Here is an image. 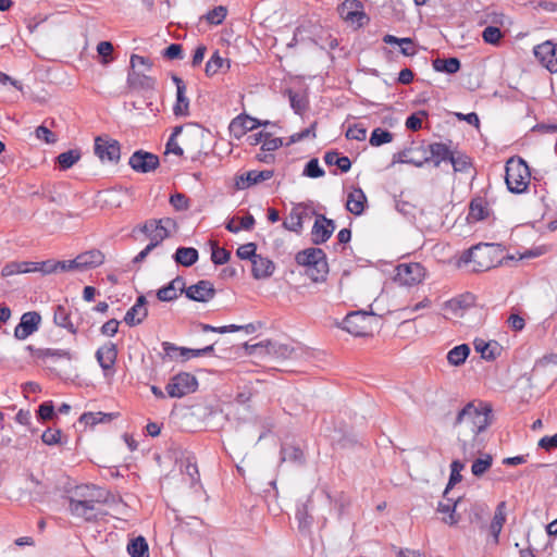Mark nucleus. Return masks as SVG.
<instances>
[{"instance_id": "28", "label": "nucleus", "mask_w": 557, "mask_h": 557, "mask_svg": "<svg viewBox=\"0 0 557 557\" xmlns=\"http://www.w3.org/2000/svg\"><path fill=\"white\" fill-rule=\"evenodd\" d=\"M445 502H440L437 506V511L442 513L448 515V517L443 518V521L449 525H455L459 522L460 517L456 515V508L461 503V497L457 499L444 497Z\"/></svg>"}, {"instance_id": "40", "label": "nucleus", "mask_w": 557, "mask_h": 557, "mask_svg": "<svg viewBox=\"0 0 557 557\" xmlns=\"http://www.w3.org/2000/svg\"><path fill=\"white\" fill-rule=\"evenodd\" d=\"M281 458H282V461H290V462L298 463V465L305 463L304 451L299 447H296L293 445L282 446Z\"/></svg>"}, {"instance_id": "48", "label": "nucleus", "mask_w": 557, "mask_h": 557, "mask_svg": "<svg viewBox=\"0 0 557 557\" xmlns=\"http://www.w3.org/2000/svg\"><path fill=\"white\" fill-rule=\"evenodd\" d=\"M493 458L490 454H485L483 458H478L472 462L471 472L474 476H482L492 466Z\"/></svg>"}, {"instance_id": "38", "label": "nucleus", "mask_w": 557, "mask_h": 557, "mask_svg": "<svg viewBox=\"0 0 557 557\" xmlns=\"http://www.w3.org/2000/svg\"><path fill=\"white\" fill-rule=\"evenodd\" d=\"M324 162L327 165H336L342 172L346 173L351 168V161L346 156H339L337 151H327L324 154Z\"/></svg>"}, {"instance_id": "26", "label": "nucleus", "mask_w": 557, "mask_h": 557, "mask_svg": "<svg viewBox=\"0 0 557 557\" xmlns=\"http://www.w3.org/2000/svg\"><path fill=\"white\" fill-rule=\"evenodd\" d=\"M367 197L360 187L354 188L347 196L346 209L355 215H360L364 211Z\"/></svg>"}, {"instance_id": "1", "label": "nucleus", "mask_w": 557, "mask_h": 557, "mask_svg": "<svg viewBox=\"0 0 557 557\" xmlns=\"http://www.w3.org/2000/svg\"><path fill=\"white\" fill-rule=\"evenodd\" d=\"M491 407L479 409L472 403L466 405L457 414L455 426H459L458 441L463 446L470 441H474L476 436L486 430L490 425Z\"/></svg>"}, {"instance_id": "32", "label": "nucleus", "mask_w": 557, "mask_h": 557, "mask_svg": "<svg viewBox=\"0 0 557 557\" xmlns=\"http://www.w3.org/2000/svg\"><path fill=\"white\" fill-rule=\"evenodd\" d=\"M53 322L63 329H66L70 333L76 334L77 327L71 321V313L67 307L63 305H57L53 310Z\"/></svg>"}, {"instance_id": "22", "label": "nucleus", "mask_w": 557, "mask_h": 557, "mask_svg": "<svg viewBox=\"0 0 557 557\" xmlns=\"http://www.w3.org/2000/svg\"><path fill=\"white\" fill-rule=\"evenodd\" d=\"M258 346L265 347L269 355L278 359H293L297 355L295 347L274 341L261 342Z\"/></svg>"}, {"instance_id": "19", "label": "nucleus", "mask_w": 557, "mask_h": 557, "mask_svg": "<svg viewBox=\"0 0 557 557\" xmlns=\"http://www.w3.org/2000/svg\"><path fill=\"white\" fill-rule=\"evenodd\" d=\"M148 315L147 299L144 295L137 297L136 302L126 311L124 321L129 326L140 324Z\"/></svg>"}, {"instance_id": "64", "label": "nucleus", "mask_w": 557, "mask_h": 557, "mask_svg": "<svg viewBox=\"0 0 557 557\" xmlns=\"http://www.w3.org/2000/svg\"><path fill=\"white\" fill-rule=\"evenodd\" d=\"M171 236V231L166 226H159L157 231H154L153 235L150 237L149 244H154V248L160 246L162 242Z\"/></svg>"}, {"instance_id": "25", "label": "nucleus", "mask_w": 557, "mask_h": 557, "mask_svg": "<svg viewBox=\"0 0 557 557\" xmlns=\"http://www.w3.org/2000/svg\"><path fill=\"white\" fill-rule=\"evenodd\" d=\"M430 156L426 157L429 162H433L435 168L444 161H450L454 151L450 150L449 146L444 143H432L428 147Z\"/></svg>"}, {"instance_id": "50", "label": "nucleus", "mask_w": 557, "mask_h": 557, "mask_svg": "<svg viewBox=\"0 0 557 557\" xmlns=\"http://www.w3.org/2000/svg\"><path fill=\"white\" fill-rule=\"evenodd\" d=\"M325 174L324 170L320 166L317 158L310 159L302 171V175L311 178H319Z\"/></svg>"}, {"instance_id": "46", "label": "nucleus", "mask_w": 557, "mask_h": 557, "mask_svg": "<svg viewBox=\"0 0 557 557\" xmlns=\"http://www.w3.org/2000/svg\"><path fill=\"white\" fill-rule=\"evenodd\" d=\"M393 140V133L387 129L376 127L372 131L369 143L373 147L388 144Z\"/></svg>"}, {"instance_id": "53", "label": "nucleus", "mask_w": 557, "mask_h": 557, "mask_svg": "<svg viewBox=\"0 0 557 557\" xmlns=\"http://www.w3.org/2000/svg\"><path fill=\"white\" fill-rule=\"evenodd\" d=\"M231 258V252L225 249L219 247L216 244L212 246L211 260L216 265H222L228 262Z\"/></svg>"}, {"instance_id": "18", "label": "nucleus", "mask_w": 557, "mask_h": 557, "mask_svg": "<svg viewBox=\"0 0 557 557\" xmlns=\"http://www.w3.org/2000/svg\"><path fill=\"white\" fill-rule=\"evenodd\" d=\"M69 511L72 516L83 518L85 521H96L98 513L96 504L90 500L82 502L76 499H69Z\"/></svg>"}, {"instance_id": "7", "label": "nucleus", "mask_w": 557, "mask_h": 557, "mask_svg": "<svg viewBox=\"0 0 557 557\" xmlns=\"http://www.w3.org/2000/svg\"><path fill=\"white\" fill-rule=\"evenodd\" d=\"M95 154L101 161L117 163L121 158V145L116 139L108 136H98L95 138Z\"/></svg>"}, {"instance_id": "44", "label": "nucleus", "mask_w": 557, "mask_h": 557, "mask_svg": "<svg viewBox=\"0 0 557 557\" xmlns=\"http://www.w3.org/2000/svg\"><path fill=\"white\" fill-rule=\"evenodd\" d=\"M474 302V296L470 293L461 295L459 297L453 298L446 302V307L449 308L455 313L458 310H463L471 307Z\"/></svg>"}, {"instance_id": "45", "label": "nucleus", "mask_w": 557, "mask_h": 557, "mask_svg": "<svg viewBox=\"0 0 557 557\" xmlns=\"http://www.w3.org/2000/svg\"><path fill=\"white\" fill-rule=\"evenodd\" d=\"M173 114L175 116L189 115V99L186 97V90L176 91V101L173 106Z\"/></svg>"}, {"instance_id": "49", "label": "nucleus", "mask_w": 557, "mask_h": 557, "mask_svg": "<svg viewBox=\"0 0 557 557\" xmlns=\"http://www.w3.org/2000/svg\"><path fill=\"white\" fill-rule=\"evenodd\" d=\"M503 37H504V34L496 26H487L482 32V38H483L484 42L488 44V45L499 46Z\"/></svg>"}, {"instance_id": "21", "label": "nucleus", "mask_w": 557, "mask_h": 557, "mask_svg": "<svg viewBox=\"0 0 557 557\" xmlns=\"http://www.w3.org/2000/svg\"><path fill=\"white\" fill-rule=\"evenodd\" d=\"M309 216L308 208L301 203L292 209L289 215L283 222V227L300 234L304 226V220Z\"/></svg>"}, {"instance_id": "37", "label": "nucleus", "mask_w": 557, "mask_h": 557, "mask_svg": "<svg viewBox=\"0 0 557 557\" xmlns=\"http://www.w3.org/2000/svg\"><path fill=\"white\" fill-rule=\"evenodd\" d=\"M470 355V347L467 344H460L450 349L447 354L449 364L459 367L463 364Z\"/></svg>"}, {"instance_id": "30", "label": "nucleus", "mask_w": 557, "mask_h": 557, "mask_svg": "<svg viewBox=\"0 0 557 557\" xmlns=\"http://www.w3.org/2000/svg\"><path fill=\"white\" fill-rule=\"evenodd\" d=\"M325 258L326 255L321 248L311 247L297 252L295 260L299 265L308 268Z\"/></svg>"}, {"instance_id": "57", "label": "nucleus", "mask_w": 557, "mask_h": 557, "mask_svg": "<svg viewBox=\"0 0 557 557\" xmlns=\"http://www.w3.org/2000/svg\"><path fill=\"white\" fill-rule=\"evenodd\" d=\"M178 297V293L174 289V284H166L157 290V298L160 301H172Z\"/></svg>"}, {"instance_id": "13", "label": "nucleus", "mask_w": 557, "mask_h": 557, "mask_svg": "<svg viewBox=\"0 0 557 557\" xmlns=\"http://www.w3.org/2000/svg\"><path fill=\"white\" fill-rule=\"evenodd\" d=\"M41 315L36 311H28L22 314L20 323L14 329V337L24 341L38 331Z\"/></svg>"}, {"instance_id": "35", "label": "nucleus", "mask_w": 557, "mask_h": 557, "mask_svg": "<svg viewBox=\"0 0 557 557\" xmlns=\"http://www.w3.org/2000/svg\"><path fill=\"white\" fill-rule=\"evenodd\" d=\"M432 66L436 72L455 74L460 70L461 62L455 57L448 59L436 58L432 61Z\"/></svg>"}, {"instance_id": "2", "label": "nucleus", "mask_w": 557, "mask_h": 557, "mask_svg": "<svg viewBox=\"0 0 557 557\" xmlns=\"http://www.w3.org/2000/svg\"><path fill=\"white\" fill-rule=\"evenodd\" d=\"M505 172V182L510 193L519 195L528 190L531 171L524 159L518 156L509 158Z\"/></svg>"}, {"instance_id": "47", "label": "nucleus", "mask_w": 557, "mask_h": 557, "mask_svg": "<svg viewBox=\"0 0 557 557\" xmlns=\"http://www.w3.org/2000/svg\"><path fill=\"white\" fill-rule=\"evenodd\" d=\"M49 357L64 358L67 360H72L74 358V355L69 349L44 348V349L36 350V358L46 359Z\"/></svg>"}, {"instance_id": "17", "label": "nucleus", "mask_w": 557, "mask_h": 557, "mask_svg": "<svg viewBox=\"0 0 557 557\" xmlns=\"http://www.w3.org/2000/svg\"><path fill=\"white\" fill-rule=\"evenodd\" d=\"M274 175L273 170H263L256 171L251 170L240 175H237L235 178V186L237 189H247L256 184L268 181L272 178Z\"/></svg>"}, {"instance_id": "23", "label": "nucleus", "mask_w": 557, "mask_h": 557, "mask_svg": "<svg viewBox=\"0 0 557 557\" xmlns=\"http://www.w3.org/2000/svg\"><path fill=\"white\" fill-rule=\"evenodd\" d=\"M127 86L135 90H153L156 79L136 70H129L127 73Z\"/></svg>"}, {"instance_id": "14", "label": "nucleus", "mask_w": 557, "mask_h": 557, "mask_svg": "<svg viewBox=\"0 0 557 557\" xmlns=\"http://www.w3.org/2000/svg\"><path fill=\"white\" fill-rule=\"evenodd\" d=\"M24 492L27 493L30 500L41 503L49 494V485L33 472H27Z\"/></svg>"}, {"instance_id": "59", "label": "nucleus", "mask_w": 557, "mask_h": 557, "mask_svg": "<svg viewBox=\"0 0 557 557\" xmlns=\"http://www.w3.org/2000/svg\"><path fill=\"white\" fill-rule=\"evenodd\" d=\"M61 435H62V431L59 430V429H50L48 428L41 435V441L46 444V445H55V444H59L61 442Z\"/></svg>"}, {"instance_id": "55", "label": "nucleus", "mask_w": 557, "mask_h": 557, "mask_svg": "<svg viewBox=\"0 0 557 557\" xmlns=\"http://www.w3.org/2000/svg\"><path fill=\"white\" fill-rule=\"evenodd\" d=\"M58 260L54 259H48L40 262H34V270L35 272H40L44 275L58 273V267H57Z\"/></svg>"}, {"instance_id": "16", "label": "nucleus", "mask_w": 557, "mask_h": 557, "mask_svg": "<svg viewBox=\"0 0 557 557\" xmlns=\"http://www.w3.org/2000/svg\"><path fill=\"white\" fill-rule=\"evenodd\" d=\"M260 120L257 117L249 116L247 114H239L230 123V133L236 138L239 139L247 132L253 131L259 127Z\"/></svg>"}, {"instance_id": "11", "label": "nucleus", "mask_w": 557, "mask_h": 557, "mask_svg": "<svg viewBox=\"0 0 557 557\" xmlns=\"http://www.w3.org/2000/svg\"><path fill=\"white\" fill-rule=\"evenodd\" d=\"M536 60L550 73H557V44L545 41L534 47Z\"/></svg>"}, {"instance_id": "63", "label": "nucleus", "mask_w": 557, "mask_h": 557, "mask_svg": "<svg viewBox=\"0 0 557 557\" xmlns=\"http://www.w3.org/2000/svg\"><path fill=\"white\" fill-rule=\"evenodd\" d=\"M346 137L348 139H355L358 141H362L367 137V129L362 127L360 124H355L349 126L346 132Z\"/></svg>"}, {"instance_id": "31", "label": "nucleus", "mask_w": 557, "mask_h": 557, "mask_svg": "<svg viewBox=\"0 0 557 557\" xmlns=\"http://www.w3.org/2000/svg\"><path fill=\"white\" fill-rule=\"evenodd\" d=\"M231 69V61L220 55L219 51H214L213 54L206 63V75L213 76L219 72H226Z\"/></svg>"}, {"instance_id": "39", "label": "nucleus", "mask_w": 557, "mask_h": 557, "mask_svg": "<svg viewBox=\"0 0 557 557\" xmlns=\"http://www.w3.org/2000/svg\"><path fill=\"white\" fill-rule=\"evenodd\" d=\"M329 273V264L326 258L323 260H320L318 263L313 265H309L306 268V274L313 281V282H322L326 278V275Z\"/></svg>"}, {"instance_id": "3", "label": "nucleus", "mask_w": 557, "mask_h": 557, "mask_svg": "<svg viewBox=\"0 0 557 557\" xmlns=\"http://www.w3.org/2000/svg\"><path fill=\"white\" fill-rule=\"evenodd\" d=\"M495 245L480 243L465 250L459 262L472 264L473 272H484L495 267Z\"/></svg>"}, {"instance_id": "54", "label": "nucleus", "mask_w": 557, "mask_h": 557, "mask_svg": "<svg viewBox=\"0 0 557 557\" xmlns=\"http://www.w3.org/2000/svg\"><path fill=\"white\" fill-rule=\"evenodd\" d=\"M503 351V346L496 341H490L486 344L484 355L482 358L487 361H494L496 358L500 356Z\"/></svg>"}, {"instance_id": "34", "label": "nucleus", "mask_w": 557, "mask_h": 557, "mask_svg": "<svg viewBox=\"0 0 557 557\" xmlns=\"http://www.w3.org/2000/svg\"><path fill=\"white\" fill-rule=\"evenodd\" d=\"M198 250L194 247H178L173 255L174 261L183 267H191L198 261Z\"/></svg>"}, {"instance_id": "43", "label": "nucleus", "mask_w": 557, "mask_h": 557, "mask_svg": "<svg viewBox=\"0 0 557 557\" xmlns=\"http://www.w3.org/2000/svg\"><path fill=\"white\" fill-rule=\"evenodd\" d=\"M82 154L78 149H71L65 152L60 153L57 157V163L60 170H67L72 168L79 159Z\"/></svg>"}, {"instance_id": "61", "label": "nucleus", "mask_w": 557, "mask_h": 557, "mask_svg": "<svg viewBox=\"0 0 557 557\" xmlns=\"http://www.w3.org/2000/svg\"><path fill=\"white\" fill-rule=\"evenodd\" d=\"M283 146V139L280 137H273L271 133L268 134L261 146V151H275Z\"/></svg>"}, {"instance_id": "56", "label": "nucleus", "mask_w": 557, "mask_h": 557, "mask_svg": "<svg viewBox=\"0 0 557 557\" xmlns=\"http://www.w3.org/2000/svg\"><path fill=\"white\" fill-rule=\"evenodd\" d=\"M170 203L176 211H184L189 208V198L182 193L171 195Z\"/></svg>"}, {"instance_id": "51", "label": "nucleus", "mask_w": 557, "mask_h": 557, "mask_svg": "<svg viewBox=\"0 0 557 557\" xmlns=\"http://www.w3.org/2000/svg\"><path fill=\"white\" fill-rule=\"evenodd\" d=\"M226 14L227 9L223 5H218L206 14V20L211 25H220L225 20Z\"/></svg>"}, {"instance_id": "42", "label": "nucleus", "mask_w": 557, "mask_h": 557, "mask_svg": "<svg viewBox=\"0 0 557 557\" xmlns=\"http://www.w3.org/2000/svg\"><path fill=\"white\" fill-rule=\"evenodd\" d=\"M127 552L132 557H149L148 543L143 536L131 540Z\"/></svg>"}, {"instance_id": "4", "label": "nucleus", "mask_w": 557, "mask_h": 557, "mask_svg": "<svg viewBox=\"0 0 557 557\" xmlns=\"http://www.w3.org/2000/svg\"><path fill=\"white\" fill-rule=\"evenodd\" d=\"M197 377L189 372H180L173 375L165 385V392L171 398H183L198 389Z\"/></svg>"}, {"instance_id": "9", "label": "nucleus", "mask_w": 557, "mask_h": 557, "mask_svg": "<svg viewBox=\"0 0 557 557\" xmlns=\"http://www.w3.org/2000/svg\"><path fill=\"white\" fill-rule=\"evenodd\" d=\"M339 16L351 24H357L359 27L363 26L369 17L363 11V5L359 0H345L338 7Z\"/></svg>"}, {"instance_id": "36", "label": "nucleus", "mask_w": 557, "mask_h": 557, "mask_svg": "<svg viewBox=\"0 0 557 557\" xmlns=\"http://www.w3.org/2000/svg\"><path fill=\"white\" fill-rule=\"evenodd\" d=\"M119 413H113V412H110V413H104V412H84L81 418H79V421L81 422H84L86 425H90V426H94L96 424H99V423H109L111 422L113 419L117 418Z\"/></svg>"}, {"instance_id": "8", "label": "nucleus", "mask_w": 557, "mask_h": 557, "mask_svg": "<svg viewBox=\"0 0 557 557\" xmlns=\"http://www.w3.org/2000/svg\"><path fill=\"white\" fill-rule=\"evenodd\" d=\"M425 275L424 268L418 262L400 263L396 268V280L401 285L419 284Z\"/></svg>"}, {"instance_id": "60", "label": "nucleus", "mask_w": 557, "mask_h": 557, "mask_svg": "<svg viewBox=\"0 0 557 557\" xmlns=\"http://www.w3.org/2000/svg\"><path fill=\"white\" fill-rule=\"evenodd\" d=\"M184 468H185L184 472L189 476V479L193 483L199 481L200 475H199L197 462L194 457L186 458Z\"/></svg>"}, {"instance_id": "15", "label": "nucleus", "mask_w": 557, "mask_h": 557, "mask_svg": "<svg viewBox=\"0 0 557 557\" xmlns=\"http://www.w3.org/2000/svg\"><path fill=\"white\" fill-rule=\"evenodd\" d=\"M216 292L213 284L208 280H201L190 285L185 290V296L193 301L207 302L214 298Z\"/></svg>"}, {"instance_id": "52", "label": "nucleus", "mask_w": 557, "mask_h": 557, "mask_svg": "<svg viewBox=\"0 0 557 557\" xmlns=\"http://www.w3.org/2000/svg\"><path fill=\"white\" fill-rule=\"evenodd\" d=\"M256 250L257 245L255 243H248L239 246L236 250V255L242 260H250L252 262V260L258 257Z\"/></svg>"}, {"instance_id": "62", "label": "nucleus", "mask_w": 557, "mask_h": 557, "mask_svg": "<svg viewBox=\"0 0 557 557\" xmlns=\"http://www.w3.org/2000/svg\"><path fill=\"white\" fill-rule=\"evenodd\" d=\"M419 114L424 115V116L428 115V113L425 111H420L419 113L410 114L405 122L407 129L412 131V132H417V131L421 129L422 120L419 116Z\"/></svg>"}, {"instance_id": "10", "label": "nucleus", "mask_w": 557, "mask_h": 557, "mask_svg": "<svg viewBox=\"0 0 557 557\" xmlns=\"http://www.w3.org/2000/svg\"><path fill=\"white\" fill-rule=\"evenodd\" d=\"M128 164L137 173H149L159 166L160 160L152 152L137 150L131 156Z\"/></svg>"}, {"instance_id": "24", "label": "nucleus", "mask_w": 557, "mask_h": 557, "mask_svg": "<svg viewBox=\"0 0 557 557\" xmlns=\"http://www.w3.org/2000/svg\"><path fill=\"white\" fill-rule=\"evenodd\" d=\"M79 272L95 269L104 262V255L99 249L84 251L76 256Z\"/></svg>"}, {"instance_id": "41", "label": "nucleus", "mask_w": 557, "mask_h": 557, "mask_svg": "<svg viewBox=\"0 0 557 557\" xmlns=\"http://www.w3.org/2000/svg\"><path fill=\"white\" fill-rule=\"evenodd\" d=\"M455 172L467 173L472 168V160L463 152H453L449 161Z\"/></svg>"}, {"instance_id": "20", "label": "nucleus", "mask_w": 557, "mask_h": 557, "mask_svg": "<svg viewBox=\"0 0 557 557\" xmlns=\"http://www.w3.org/2000/svg\"><path fill=\"white\" fill-rule=\"evenodd\" d=\"M96 359L104 372L113 370L117 359L116 345L112 342H109L99 347L96 351Z\"/></svg>"}, {"instance_id": "58", "label": "nucleus", "mask_w": 557, "mask_h": 557, "mask_svg": "<svg viewBox=\"0 0 557 557\" xmlns=\"http://www.w3.org/2000/svg\"><path fill=\"white\" fill-rule=\"evenodd\" d=\"M162 57L169 60H182L183 46L181 44H171L162 51Z\"/></svg>"}, {"instance_id": "27", "label": "nucleus", "mask_w": 557, "mask_h": 557, "mask_svg": "<svg viewBox=\"0 0 557 557\" xmlns=\"http://www.w3.org/2000/svg\"><path fill=\"white\" fill-rule=\"evenodd\" d=\"M251 273L256 280H262L271 276L274 272L275 265L269 258L258 255L251 262Z\"/></svg>"}, {"instance_id": "33", "label": "nucleus", "mask_w": 557, "mask_h": 557, "mask_svg": "<svg viewBox=\"0 0 557 557\" xmlns=\"http://www.w3.org/2000/svg\"><path fill=\"white\" fill-rule=\"evenodd\" d=\"M99 488L96 485H79L76 486L73 494L69 499H76L82 502L90 500L91 503H100V495H98Z\"/></svg>"}, {"instance_id": "12", "label": "nucleus", "mask_w": 557, "mask_h": 557, "mask_svg": "<svg viewBox=\"0 0 557 557\" xmlns=\"http://www.w3.org/2000/svg\"><path fill=\"white\" fill-rule=\"evenodd\" d=\"M315 214V221L311 230V242L314 245L324 244L335 231V222L323 214Z\"/></svg>"}, {"instance_id": "6", "label": "nucleus", "mask_w": 557, "mask_h": 557, "mask_svg": "<svg viewBox=\"0 0 557 557\" xmlns=\"http://www.w3.org/2000/svg\"><path fill=\"white\" fill-rule=\"evenodd\" d=\"M373 313L354 311L348 313L341 323L343 330L354 336H367L371 333Z\"/></svg>"}, {"instance_id": "29", "label": "nucleus", "mask_w": 557, "mask_h": 557, "mask_svg": "<svg viewBox=\"0 0 557 557\" xmlns=\"http://www.w3.org/2000/svg\"><path fill=\"white\" fill-rule=\"evenodd\" d=\"M490 214L488 203L483 197H475L470 201L468 220L478 222L486 219Z\"/></svg>"}, {"instance_id": "5", "label": "nucleus", "mask_w": 557, "mask_h": 557, "mask_svg": "<svg viewBox=\"0 0 557 557\" xmlns=\"http://www.w3.org/2000/svg\"><path fill=\"white\" fill-rule=\"evenodd\" d=\"M161 346L164 351V356L162 357L163 360L169 358L181 362H186L191 358L208 356L214 352V344L203 348H187L177 346L170 342H163Z\"/></svg>"}]
</instances>
